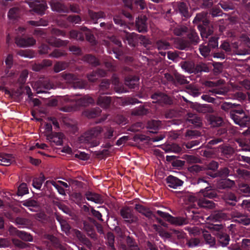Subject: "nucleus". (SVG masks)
I'll list each match as a JSON object with an SVG mask.
<instances>
[{
  "mask_svg": "<svg viewBox=\"0 0 250 250\" xmlns=\"http://www.w3.org/2000/svg\"><path fill=\"white\" fill-rule=\"evenodd\" d=\"M101 131V127L97 126L85 132L75 142L73 147L76 148L83 147L85 144L90 143L93 139L98 137Z\"/></svg>",
  "mask_w": 250,
  "mask_h": 250,
  "instance_id": "1",
  "label": "nucleus"
},
{
  "mask_svg": "<svg viewBox=\"0 0 250 250\" xmlns=\"http://www.w3.org/2000/svg\"><path fill=\"white\" fill-rule=\"evenodd\" d=\"M229 115L234 122L241 127H245L250 121L249 116L243 110H236L230 112Z\"/></svg>",
  "mask_w": 250,
  "mask_h": 250,
  "instance_id": "2",
  "label": "nucleus"
},
{
  "mask_svg": "<svg viewBox=\"0 0 250 250\" xmlns=\"http://www.w3.org/2000/svg\"><path fill=\"white\" fill-rule=\"evenodd\" d=\"M26 2L29 7L39 14H43L47 8L46 3L43 0H26Z\"/></svg>",
  "mask_w": 250,
  "mask_h": 250,
  "instance_id": "3",
  "label": "nucleus"
},
{
  "mask_svg": "<svg viewBox=\"0 0 250 250\" xmlns=\"http://www.w3.org/2000/svg\"><path fill=\"white\" fill-rule=\"evenodd\" d=\"M157 213L161 217L166 218L168 221L176 225L181 226L187 223V221L182 217H173L168 213L160 210L157 211Z\"/></svg>",
  "mask_w": 250,
  "mask_h": 250,
  "instance_id": "4",
  "label": "nucleus"
},
{
  "mask_svg": "<svg viewBox=\"0 0 250 250\" xmlns=\"http://www.w3.org/2000/svg\"><path fill=\"white\" fill-rule=\"evenodd\" d=\"M46 139L51 143L56 146H61L62 144L64 135L61 133H55L51 135H46Z\"/></svg>",
  "mask_w": 250,
  "mask_h": 250,
  "instance_id": "5",
  "label": "nucleus"
},
{
  "mask_svg": "<svg viewBox=\"0 0 250 250\" xmlns=\"http://www.w3.org/2000/svg\"><path fill=\"white\" fill-rule=\"evenodd\" d=\"M232 216L234 218V220L235 222L244 225L250 224V218L247 216L235 212L232 213Z\"/></svg>",
  "mask_w": 250,
  "mask_h": 250,
  "instance_id": "6",
  "label": "nucleus"
},
{
  "mask_svg": "<svg viewBox=\"0 0 250 250\" xmlns=\"http://www.w3.org/2000/svg\"><path fill=\"white\" fill-rule=\"evenodd\" d=\"M167 182L168 187L173 188H176L183 184L182 180L172 175H169L167 178Z\"/></svg>",
  "mask_w": 250,
  "mask_h": 250,
  "instance_id": "7",
  "label": "nucleus"
},
{
  "mask_svg": "<svg viewBox=\"0 0 250 250\" xmlns=\"http://www.w3.org/2000/svg\"><path fill=\"white\" fill-rule=\"evenodd\" d=\"M152 99L156 100L154 101L153 103H164L167 104H170L171 103V100L166 95L163 93H156L153 94L152 97Z\"/></svg>",
  "mask_w": 250,
  "mask_h": 250,
  "instance_id": "8",
  "label": "nucleus"
},
{
  "mask_svg": "<svg viewBox=\"0 0 250 250\" xmlns=\"http://www.w3.org/2000/svg\"><path fill=\"white\" fill-rule=\"evenodd\" d=\"M50 5L53 11H56L60 12H68L69 9L62 5L57 0H53L51 3Z\"/></svg>",
  "mask_w": 250,
  "mask_h": 250,
  "instance_id": "9",
  "label": "nucleus"
},
{
  "mask_svg": "<svg viewBox=\"0 0 250 250\" xmlns=\"http://www.w3.org/2000/svg\"><path fill=\"white\" fill-rule=\"evenodd\" d=\"M74 99H71V101H74ZM76 104L78 106H85L89 104L93 103L94 100L93 99L88 96H85L83 97L75 99Z\"/></svg>",
  "mask_w": 250,
  "mask_h": 250,
  "instance_id": "10",
  "label": "nucleus"
},
{
  "mask_svg": "<svg viewBox=\"0 0 250 250\" xmlns=\"http://www.w3.org/2000/svg\"><path fill=\"white\" fill-rule=\"evenodd\" d=\"M35 43V40L32 38H29L27 39L17 38L16 43L21 47H27L32 45Z\"/></svg>",
  "mask_w": 250,
  "mask_h": 250,
  "instance_id": "11",
  "label": "nucleus"
},
{
  "mask_svg": "<svg viewBox=\"0 0 250 250\" xmlns=\"http://www.w3.org/2000/svg\"><path fill=\"white\" fill-rule=\"evenodd\" d=\"M85 196L88 200L97 204H101L104 201L103 199L100 195L94 192L88 191L86 192Z\"/></svg>",
  "mask_w": 250,
  "mask_h": 250,
  "instance_id": "12",
  "label": "nucleus"
},
{
  "mask_svg": "<svg viewBox=\"0 0 250 250\" xmlns=\"http://www.w3.org/2000/svg\"><path fill=\"white\" fill-rule=\"evenodd\" d=\"M124 33L125 34V36L126 40L127 41L128 43L130 46L135 45L138 38H139L140 40L142 38H144V37H142L141 36L138 37L136 34L134 33H128L125 32Z\"/></svg>",
  "mask_w": 250,
  "mask_h": 250,
  "instance_id": "13",
  "label": "nucleus"
},
{
  "mask_svg": "<svg viewBox=\"0 0 250 250\" xmlns=\"http://www.w3.org/2000/svg\"><path fill=\"white\" fill-rule=\"evenodd\" d=\"M14 161V157L12 155L0 153V165L9 166Z\"/></svg>",
  "mask_w": 250,
  "mask_h": 250,
  "instance_id": "14",
  "label": "nucleus"
},
{
  "mask_svg": "<svg viewBox=\"0 0 250 250\" xmlns=\"http://www.w3.org/2000/svg\"><path fill=\"white\" fill-rule=\"evenodd\" d=\"M193 108L199 112L206 113L213 112L212 108L210 105L208 104H200L196 103L194 104Z\"/></svg>",
  "mask_w": 250,
  "mask_h": 250,
  "instance_id": "15",
  "label": "nucleus"
},
{
  "mask_svg": "<svg viewBox=\"0 0 250 250\" xmlns=\"http://www.w3.org/2000/svg\"><path fill=\"white\" fill-rule=\"evenodd\" d=\"M146 17L145 16L138 17L136 20V27L139 32H144L146 30Z\"/></svg>",
  "mask_w": 250,
  "mask_h": 250,
  "instance_id": "16",
  "label": "nucleus"
},
{
  "mask_svg": "<svg viewBox=\"0 0 250 250\" xmlns=\"http://www.w3.org/2000/svg\"><path fill=\"white\" fill-rule=\"evenodd\" d=\"M22 204L24 206L28 208L32 211H36L37 210L36 209L38 208V203L33 199H28L22 202Z\"/></svg>",
  "mask_w": 250,
  "mask_h": 250,
  "instance_id": "17",
  "label": "nucleus"
},
{
  "mask_svg": "<svg viewBox=\"0 0 250 250\" xmlns=\"http://www.w3.org/2000/svg\"><path fill=\"white\" fill-rule=\"evenodd\" d=\"M198 21L202 22L203 24L206 26L208 23V21L207 19V14L202 13L197 14L193 22L194 23H197Z\"/></svg>",
  "mask_w": 250,
  "mask_h": 250,
  "instance_id": "18",
  "label": "nucleus"
},
{
  "mask_svg": "<svg viewBox=\"0 0 250 250\" xmlns=\"http://www.w3.org/2000/svg\"><path fill=\"white\" fill-rule=\"evenodd\" d=\"M33 88L36 89L37 93H45V90L53 88V86L50 82H45L39 87L36 88L35 84L33 86Z\"/></svg>",
  "mask_w": 250,
  "mask_h": 250,
  "instance_id": "19",
  "label": "nucleus"
},
{
  "mask_svg": "<svg viewBox=\"0 0 250 250\" xmlns=\"http://www.w3.org/2000/svg\"><path fill=\"white\" fill-rule=\"evenodd\" d=\"M125 4L128 7L131 8L132 2L136 5H139L140 9H143L146 7V4L143 0H124Z\"/></svg>",
  "mask_w": 250,
  "mask_h": 250,
  "instance_id": "20",
  "label": "nucleus"
},
{
  "mask_svg": "<svg viewBox=\"0 0 250 250\" xmlns=\"http://www.w3.org/2000/svg\"><path fill=\"white\" fill-rule=\"evenodd\" d=\"M225 215L222 212L217 211L212 213L208 219L212 221L213 222L220 221L224 219Z\"/></svg>",
  "mask_w": 250,
  "mask_h": 250,
  "instance_id": "21",
  "label": "nucleus"
},
{
  "mask_svg": "<svg viewBox=\"0 0 250 250\" xmlns=\"http://www.w3.org/2000/svg\"><path fill=\"white\" fill-rule=\"evenodd\" d=\"M139 78L137 77H129L125 79V83L131 88H134L138 84Z\"/></svg>",
  "mask_w": 250,
  "mask_h": 250,
  "instance_id": "22",
  "label": "nucleus"
},
{
  "mask_svg": "<svg viewBox=\"0 0 250 250\" xmlns=\"http://www.w3.org/2000/svg\"><path fill=\"white\" fill-rule=\"evenodd\" d=\"M110 97L103 95L100 96L98 100V104L103 107H106L110 103Z\"/></svg>",
  "mask_w": 250,
  "mask_h": 250,
  "instance_id": "23",
  "label": "nucleus"
},
{
  "mask_svg": "<svg viewBox=\"0 0 250 250\" xmlns=\"http://www.w3.org/2000/svg\"><path fill=\"white\" fill-rule=\"evenodd\" d=\"M203 237L206 243L210 247H213L215 245V239L214 237L211 236V234L208 231H203Z\"/></svg>",
  "mask_w": 250,
  "mask_h": 250,
  "instance_id": "24",
  "label": "nucleus"
},
{
  "mask_svg": "<svg viewBox=\"0 0 250 250\" xmlns=\"http://www.w3.org/2000/svg\"><path fill=\"white\" fill-rule=\"evenodd\" d=\"M218 239L220 243L223 247L226 246L229 244L230 240L229 237L228 235L219 232L218 234Z\"/></svg>",
  "mask_w": 250,
  "mask_h": 250,
  "instance_id": "25",
  "label": "nucleus"
},
{
  "mask_svg": "<svg viewBox=\"0 0 250 250\" xmlns=\"http://www.w3.org/2000/svg\"><path fill=\"white\" fill-rule=\"evenodd\" d=\"M234 182L229 179L221 181L218 184V187L221 188H230L234 185Z\"/></svg>",
  "mask_w": 250,
  "mask_h": 250,
  "instance_id": "26",
  "label": "nucleus"
},
{
  "mask_svg": "<svg viewBox=\"0 0 250 250\" xmlns=\"http://www.w3.org/2000/svg\"><path fill=\"white\" fill-rule=\"evenodd\" d=\"M198 27L200 31L201 36L203 39L207 38L213 32L212 29L209 28L208 29V31H207L206 27L203 26L201 25H198Z\"/></svg>",
  "mask_w": 250,
  "mask_h": 250,
  "instance_id": "27",
  "label": "nucleus"
},
{
  "mask_svg": "<svg viewBox=\"0 0 250 250\" xmlns=\"http://www.w3.org/2000/svg\"><path fill=\"white\" fill-rule=\"evenodd\" d=\"M198 205L203 208H212L214 207V203L212 201L207 200H199L197 201Z\"/></svg>",
  "mask_w": 250,
  "mask_h": 250,
  "instance_id": "28",
  "label": "nucleus"
},
{
  "mask_svg": "<svg viewBox=\"0 0 250 250\" xmlns=\"http://www.w3.org/2000/svg\"><path fill=\"white\" fill-rule=\"evenodd\" d=\"M28 193V189L27 185L25 183L21 184L18 190V195L19 196H22Z\"/></svg>",
  "mask_w": 250,
  "mask_h": 250,
  "instance_id": "29",
  "label": "nucleus"
},
{
  "mask_svg": "<svg viewBox=\"0 0 250 250\" xmlns=\"http://www.w3.org/2000/svg\"><path fill=\"white\" fill-rule=\"evenodd\" d=\"M17 235L21 239L27 241L32 240V236L28 233L23 231H17Z\"/></svg>",
  "mask_w": 250,
  "mask_h": 250,
  "instance_id": "30",
  "label": "nucleus"
},
{
  "mask_svg": "<svg viewBox=\"0 0 250 250\" xmlns=\"http://www.w3.org/2000/svg\"><path fill=\"white\" fill-rule=\"evenodd\" d=\"M121 214L122 216L128 220L132 218V214L131 211L129 208H124L121 211Z\"/></svg>",
  "mask_w": 250,
  "mask_h": 250,
  "instance_id": "31",
  "label": "nucleus"
},
{
  "mask_svg": "<svg viewBox=\"0 0 250 250\" xmlns=\"http://www.w3.org/2000/svg\"><path fill=\"white\" fill-rule=\"evenodd\" d=\"M225 199L227 203L230 205H234V202L236 201V197L231 193L226 194L225 196Z\"/></svg>",
  "mask_w": 250,
  "mask_h": 250,
  "instance_id": "32",
  "label": "nucleus"
},
{
  "mask_svg": "<svg viewBox=\"0 0 250 250\" xmlns=\"http://www.w3.org/2000/svg\"><path fill=\"white\" fill-rule=\"evenodd\" d=\"M179 10L181 14L185 17H188L189 15L188 12V8L186 4L181 3L179 6Z\"/></svg>",
  "mask_w": 250,
  "mask_h": 250,
  "instance_id": "33",
  "label": "nucleus"
},
{
  "mask_svg": "<svg viewBox=\"0 0 250 250\" xmlns=\"http://www.w3.org/2000/svg\"><path fill=\"white\" fill-rule=\"evenodd\" d=\"M170 45L167 42L160 41L157 42V47L158 50H166L169 48Z\"/></svg>",
  "mask_w": 250,
  "mask_h": 250,
  "instance_id": "34",
  "label": "nucleus"
},
{
  "mask_svg": "<svg viewBox=\"0 0 250 250\" xmlns=\"http://www.w3.org/2000/svg\"><path fill=\"white\" fill-rule=\"evenodd\" d=\"M43 181V180L42 178L34 179L33 181L32 185L35 188L40 189L42 186Z\"/></svg>",
  "mask_w": 250,
  "mask_h": 250,
  "instance_id": "35",
  "label": "nucleus"
},
{
  "mask_svg": "<svg viewBox=\"0 0 250 250\" xmlns=\"http://www.w3.org/2000/svg\"><path fill=\"white\" fill-rule=\"evenodd\" d=\"M199 50L201 55L204 57L208 56L210 52V49L207 45H200Z\"/></svg>",
  "mask_w": 250,
  "mask_h": 250,
  "instance_id": "36",
  "label": "nucleus"
},
{
  "mask_svg": "<svg viewBox=\"0 0 250 250\" xmlns=\"http://www.w3.org/2000/svg\"><path fill=\"white\" fill-rule=\"evenodd\" d=\"M189 39L192 42L197 43L199 41V38L197 35V33H196L194 30H191L189 34L188 35Z\"/></svg>",
  "mask_w": 250,
  "mask_h": 250,
  "instance_id": "37",
  "label": "nucleus"
},
{
  "mask_svg": "<svg viewBox=\"0 0 250 250\" xmlns=\"http://www.w3.org/2000/svg\"><path fill=\"white\" fill-rule=\"evenodd\" d=\"M188 90V92L194 97L198 96L200 94L198 90L193 86L189 85Z\"/></svg>",
  "mask_w": 250,
  "mask_h": 250,
  "instance_id": "38",
  "label": "nucleus"
},
{
  "mask_svg": "<svg viewBox=\"0 0 250 250\" xmlns=\"http://www.w3.org/2000/svg\"><path fill=\"white\" fill-rule=\"evenodd\" d=\"M76 158H79L82 160H87L89 158L88 155L84 152L78 151L74 154Z\"/></svg>",
  "mask_w": 250,
  "mask_h": 250,
  "instance_id": "39",
  "label": "nucleus"
},
{
  "mask_svg": "<svg viewBox=\"0 0 250 250\" xmlns=\"http://www.w3.org/2000/svg\"><path fill=\"white\" fill-rule=\"evenodd\" d=\"M62 230L67 233L70 229L69 225L65 220H62L60 222Z\"/></svg>",
  "mask_w": 250,
  "mask_h": 250,
  "instance_id": "40",
  "label": "nucleus"
},
{
  "mask_svg": "<svg viewBox=\"0 0 250 250\" xmlns=\"http://www.w3.org/2000/svg\"><path fill=\"white\" fill-rule=\"evenodd\" d=\"M19 10L16 8H13L10 9L8 16L10 19H15L18 15Z\"/></svg>",
  "mask_w": 250,
  "mask_h": 250,
  "instance_id": "41",
  "label": "nucleus"
},
{
  "mask_svg": "<svg viewBox=\"0 0 250 250\" xmlns=\"http://www.w3.org/2000/svg\"><path fill=\"white\" fill-rule=\"evenodd\" d=\"M186 27L177 26L173 29V32L176 35L180 36L183 32H186Z\"/></svg>",
  "mask_w": 250,
  "mask_h": 250,
  "instance_id": "42",
  "label": "nucleus"
},
{
  "mask_svg": "<svg viewBox=\"0 0 250 250\" xmlns=\"http://www.w3.org/2000/svg\"><path fill=\"white\" fill-rule=\"evenodd\" d=\"M51 184L57 189L60 194L62 195H65L64 189L60 185L54 181L51 182Z\"/></svg>",
  "mask_w": 250,
  "mask_h": 250,
  "instance_id": "43",
  "label": "nucleus"
},
{
  "mask_svg": "<svg viewBox=\"0 0 250 250\" xmlns=\"http://www.w3.org/2000/svg\"><path fill=\"white\" fill-rule=\"evenodd\" d=\"M167 57L169 60L177 62L179 59L178 54L175 52H168Z\"/></svg>",
  "mask_w": 250,
  "mask_h": 250,
  "instance_id": "44",
  "label": "nucleus"
},
{
  "mask_svg": "<svg viewBox=\"0 0 250 250\" xmlns=\"http://www.w3.org/2000/svg\"><path fill=\"white\" fill-rule=\"evenodd\" d=\"M147 113V110L143 107H140L139 108L133 111L132 113L135 115H141L146 114Z\"/></svg>",
  "mask_w": 250,
  "mask_h": 250,
  "instance_id": "45",
  "label": "nucleus"
},
{
  "mask_svg": "<svg viewBox=\"0 0 250 250\" xmlns=\"http://www.w3.org/2000/svg\"><path fill=\"white\" fill-rule=\"evenodd\" d=\"M192 64L188 62H183L181 63L182 68L186 71L190 73L191 72Z\"/></svg>",
  "mask_w": 250,
  "mask_h": 250,
  "instance_id": "46",
  "label": "nucleus"
},
{
  "mask_svg": "<svg viewBox=\"0 0 250 250\" xmlns=\"http://www.w3.org/2000/svg\"><path fill=\"white\" fill-rule=\"evenodd\" d=\"M29 23L34 26H45L47 25V22L43 20H40V21H29Z\"/></svg>",
  "mask_w": 250,
  "mask_h": 250,
  "instance_id": "47",
  "label": "nucleus"
},
{
  "mask_svg": "<svg viewBox=\"0 0 250 250\" xmlns=\"http://www.w3.org/2000/svg\"><path fill=\"white\" fill-rule=\"evenodd\" d=\"M200 243V241L198 238H194L190 239L188 243V245L189 247H193L198 246Z\"/></svg>",
  "mask_w": 250,
  "mask_h": 250,
  "instance_id": "48",
  "label": "nucleus"
},
{
  "mask_svg": "<svg viewBox=\"0 0 250 250\" xmlns=\"http://www.w3.org/2000/svg\"><path fill=\"white\" fill-rule=\"evenodd\" d=\"M91 18L94 20L96 21L98 19L103 17V14L102 12L100 13H93L90 12L89 13Z\"/></svg>",
  "mask_w": 250,
  "mask_h": 250,
  "instance_id": "49",
  "label": "nucleus"
},
{
  "mask_svg": "<svg viewBox=\"0 0 250 250\" xmlns=\"http://www.w3.org/2000/svg\"><path fill=\"white\" fill-rule=\"evenodd\" d=\"M240 190L244 193H249L250 192V188L246 184H242L239 186Z\"/></svg>",
  "mask_w": 250,
  "mask_h": 250,
  "instance_id": "50",
  "label": "nucleus"
},
{
  "mask_svg": "<svg viewBox=\"0 0 250 250\" xmlns=\"http://www.w3.org/2000/svg\"><path fill=\"white\" fill-rule=\"evenodd\" d=\"M161 123L159 121H152L149 123L148 127L152 128H157L160 125Z\"/></svg>",
  "mask_w": 250,
  "mask_h": 250,
  "instance_id": "51",
  "label": "nucleus"
},
{
  "mask_svg": "<svg viewBox=\"0 0 250 250\" xmlns=\"http://www.w3.org/2000/svg\"><path fill=\"white\" fill-rule=\"evenodd\" d=\"M5 62L7 67L10 68L13 64V56L11 55H8L5 59Z\"/></svg>",
  "mask_w": 250,
  "mask_h": 250,
  "instance_id": "52",
  "label": "nucleus"
},
{
  "mask_svg": "<svg viewBox=\"0 0 250 250\" xmlns=\"http://www.w3.org/2000/svg\"><path fill=\"white\" fill-rule=\"evenodd\" d=\"M242 247L248 250L250 249V239H243L242 243Z\"/></svg>",
  "mask_w": 250,
  "mask_h": 250,
  "instance_id": "53",
  "label": "nucleus"
},
{
  "mask_svg": "<svg viewBox=\"0 0 250 250\" xmlns=\"http://www.w3.org/2000/svg\"><path fill=\"white\" fill-rule=\"evenodd\" d=\"M44 131L43 132V133H44V135L46 136V135H49L48 133H50L52 129L51 125L50 124H45L44 127Z\"/></svg>",
  "mask_w": 250,
  "mask_h": 250,
  "instance_id": "54",
  "label": "nucleus"
},
{
  "mask_svg": "<svg viewBox=\"0 0 250 250\" xmlns=\"http://www.w3.org/2000/svg\"><path fill=\"white\" fill-rule=\"evenodd\" d=\"M128 140V136H123L120 138L116 143L117 145L120 146L123 145L126 141Z\"/></svg>",
  "mask_w": 250,
  "mask_h": 250,
  "instance_id": "55",
  "label": "nucleus"
},
{
  "mask_svg": "<svg viewBox=\"0 0 250 250\" xmlns=\"http://www.w3.org/2000/svg\"><path fill=\"white\" fill-rule=\"evenodd\" d=\"M61 151L68 154H71L73 153L72 148L68 146H66L63 147L61 150Z\"/></svg>",
  "mask_w": 250,
  "mask_h": 250,
  "instance_id": "56",
  "label": "nucleus"
},
{
  "mask_svg": "<svg viewBox=\"0 0 250 250\" xmlns=\"http://www.w3.org/2000/svg\"><path fill=\"white\" fill-rule=\"evenodd\" d=\"M91 213L96 218H97L98 219H99L100 221H103V219L102 218V214L101 213L95 209H91Z\"/></svg>",
  "mask_w": 250,
  "mask_h": 250,
  "instance_id": "57",
  "label": "nucleus"
},
{
  "mask_svg": "<svg viewBox=\"0 0 250 250\" xmlns=\"http://www.w3.org/2000/svg\"><path fill=\"white\" fill-rule=\"evenodd\" d=\"M208 167L209 169L214 170L217 168L218 164L216 162L212 161L208 164Z\"/></svg>",
  "mask_w": 250,
  "mask_h": 250,
  "instance_id": "58",
  "label": "nucleus"
},
{
  "mask_svg": "<svg viewBox=\"0 0 250 250\" xmlns=\"http://www.w3.org/2000/svg\"><path fill=\"white\" fill-rule=\"evenodd\" d=\"M69 20L75 23H78L81 21V19L79 16H75L69 17Z\"/></svg>",
  "mask_w": 250,
  "mask_h": 250,
  "instance_id": "59",
  "label": "nucleus"
},
{
  "mask_svg": "<svg viewBox=\"0 0 250 250\" xmlns=\"http://www.w3.org/2000/svg\"><path fill=\"white\" fill-rule=\"evenodd\" d=\"M222 123V120L220 118H216L214 119L211 122V124L213 126H219Z\"/></svg>",
  "mask_w": 250,
  "mask_h": 250,
  "instance_id": "60",
  "label": "nucleus"
},
{
  "mask_svg": "<svg viewBox=\"0 0 250 250\" xmlns=\"http://www.w3.org/2000/svg\"><path fill=\"white\" fill-rule=\"evenodd\" d=\"M64 68V67L62 66V64L61 63H57L54 67V70L56 72H60Z\"/></svg>",
  "mask_w": 250,
  "mask_h": 250,
  "instance_id": "61",
  "label": "nucleus"
},
{
  "mask_svg": "<svg viewBox=\"0 0 250 250\" xmlns=\"http://www.w3.org/2000/svg\"><path fill=\"white\" fill-rule=\"evenodd\" d=\"M209 45L212 46V47H215L218 46V42L217 39L212 38L209 41Z\"/></svg>",
  "mask_w": 250,
  "mask_h": 250,
  "instance_id": "62",
  "label": "nucleus"
},
{
  "mask_svg": "<svg viewBox=\"0 0 250 250\" xmlns=\"http://www.w3.org/2000/svg\"><path fill=\"white\" fill-rule=\"evenodd\" d=\"M222 48L227 52H229L230 50L229 44L228 42H225L221 45Z\"/></svg>",
  "mask_w": 250,
  "mask_h": 250,
  "instance_id": "63",
  "label": "nucleus"
},
{
  "mask_svg": "<svg viewBox=\"0 0 250 250\" xmlns=\"http://www.w3.org/2000/svg\"><path fill=\"white\" fill-rule=\"evenodd\" d=\"M229 174V170L228 168H224L220 171V175L222 176H228Z\"/></svg>",
  "mask_w": 250,
  "mask_h": 250,
  "instance_id": "64",
  "label": "nucleus"
}]
</instances>
